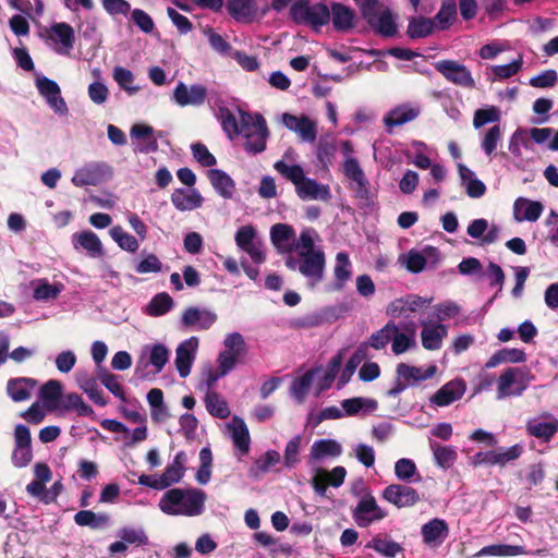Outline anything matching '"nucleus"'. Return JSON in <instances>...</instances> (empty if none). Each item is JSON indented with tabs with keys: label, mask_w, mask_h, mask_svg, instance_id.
Listing matches in <instances>:
<instances>
[{
	"label": "nucleus",
	"mask_w": 558,
	"mask_h": 558,
	"mask_svg": "<svg viewBox=\"0 0 558 558\" xmlns=\"http://www.w3.org/2000/svg\"><path fill=\"white\" fill-rule=\"evenodd\" d=\"M466 390V384L462 378H454L445 384L429 399L430 403L437 407H448L460 400Z\"/></svg>",
	"instance_id": "21"
},
{
	"label": "nucleus",
	"mask_w": 558,
	"mask_h": 558,
	"mask_svg": "<svg viewBox=\"0 0 558 558\" xmlns=\"http://www.w3.org/2000/svg\"><path fill=\"white\" fill-rule=\"evenodd\" d=\"M173 306L172 298L167 293H158L147 305V314L150 316H161L169 312Z\"/></svg>",
	"instance_id": "63"
},
{
	"label": "nucleus",
	"mask_w": 558,
	"mask_h": 558,
	"mask_svg": "<svg viewBox=\"0 0 558 558\" xmlns=\"http://www.w3.org/2000/svg\"><path fill=\"white\" fill-rule=\"evenodd\" d=\"M289 13L294 23L315 29L326 25L330 20V11L326 4H313L310 0H294Z\"/></svg>",
	"instance_id": "4"
},
{
	"label": "nucleus",
	"mask_w": 558,
	"mask_h": 558,
	"mask_svg": "<svg viewBox=\"0 0 558 558\" xmlns=\"http://www.w3.org/2000/svg\"><path fill=\"white\" fill-rule=\"evenodd\" d=\"M240 125L238 135L245 137V149L250 153H262L266 148L268 130L260 114H251L239 109Z\"/></svg>",
	"instance_id": "3"
},
{
	"label": "nucleus",
	"mask_w": 558,
	"mask_h": 558,
	"mask_svg": "<svg viewBox=\"0 0 558 558\" xmlns=\"http://www.w3.org/2000/svg\"><path fill=\"white\" fill-rule=\"evenodd\" d=\"M112 174L111 167L105 162H89L78 168L72 177L77 187L98 185Z\"/></svg>",
	"instance_id": "10"
},
{
	"label": "nucleus",
	"mask_w": 558,
	"mask_h": 558,
	"mask_svg": "<svg viewBox=\"0 0 558 558\" xmlns=\"http://www.w3.org/2000/svg\"><path fill=\"white\" fill-rule=\"evenodd\" d=\"M398 262L408 271L418 274L426 267H435L439 262V251L434 246H425L421 251L410 250L408 253L401 254Z\"/></svg>",
	"instance_id": "7"
},
{
	"label": "nucleus",
	"mask_w": 558,
	"mask_h": 558,
	"mask_svg": "<svg viewBox=\"0 0 558 558\" xmlns=\"http://www.w3.org/2000/svg\"><path fill=\"white\" fill-rule=\"evenodd\" d=\"M437 373L436 365H429L426 368L400 363L397 365L396 374L399 380H403L408 386H414L420 381L432 378Z\"/></svg>",
	"instance_id": "25"
},
{
	"label": "nucleus",
	"mask_w": 558,
	"mask_h": 558,
	"mask_svg": "<svg viewBox=\"0 0 558 558\" xmlns=\"http://www.w3.org/2000/svg\"><path fill=\"white\" fill-rule=\"evenodd\" d=\"M62 384L57 379L48 380L39 390V399L48 411L60 409Z\"/></svg>",
	"instance_id": "38"
},
{
	"label": "nucleus",
	"mask_w": 558,
	"mask_h": 558,
	"mask_svg": "<svg viewBox=\"0 0 558 558\" xmlns=\"http://www.w3.org/2000/svg\"><path fill=\"white\" fill-rule=\"evenodd\" d=\"M395 331L396 323L393 320H389L384 327L373 332L365 344H368V348H373L375 350H383L389 342H391Z\"/></svg>",
	"instance_id": "52"
},
{
	"label": "nucleus",
	"mask_w": 558,
	"mask_h": 558,
	"mask_svg": "<svg viewBox=\"0 0 558 558\" xmlns=\"http://www.w3.org/2000/svg\"><path fill=\"white\" fill-rule=\"evenodd\" d=\"M229 14L238 22H252L257 13L254 0H229L227 3Z\"/></svg>",
	"instance_id": "40"
},
{
	"label": "nucleus",
	"mask_w": 558,
	"mask_h": 558,
	"mask_svg": "<svg viewBox=\"0 0 558 558\" xmlns=\"http://www.w3.org/2000/svg\"><path fill=\"white\" fill-rule=\"evenodd\" d=\"M430 449L436 463L444 469L450 468L457 460V452L452 447L440 446L430 441Z\"/></svg>",
	"instance_id": "62"
},
{
	"label": "nucleus",
	"mask_w": 558,
	"mask_h": 558,
	"mask_svg": "<svg viewBox=\"0 0 558 558\" xmlns=\"http://www.w3.org/2000/svg\"><path fill=\"white\" fill-rule=\"evenodd\" d=\"M204 402L210 415L218 418H227L230 415L228 402L218 392L206 391Z\"/></svg>",
	"instance_id": "47"
},
{
	"label": "nucleus",
	"mask_w": 558,
	"mask_h": 558,
	"mask_svg": "<svg viewBox=\"0 0 558 558\" xmlns=\"http://www.w3.org/2000/svg\"><path fill=\"white\" fill-rule=\"evenodd\" d=\"M208 179L214 189L225 198H230L234 192L233 180L219 169L208 171Z\"/></svg>",
	"instance_id": "46"
},
{
	"label": "nucleus",
	"mask_w": 558,
	"mask_h": 558,
	"mask_svg": "<svg viewBox=\"0 0 558 558\" xmlns=\"http://www.w3.org/2000/svg\"><path fill=\"white\" fill-rule=\"evenodd\" d=\"M345 476L347 470L341 465L335 466L330 471L319 468L311 478V485L318 496L328 497V486L340 487L344 483Z\"/></svg>",
	"instance_id": "12"
},
{
	"label": "nucleus",
	"mask_w": 558,
	"mask_h": 558,
	"mask_svg": "<svg viewBox=\"0 0 558 558\" xmlns=\"http://www.w3.org/2000/svg\"><path fill=\"white\" fill-rule=\"evenodd\" d=\"M449 527L442 519H433L422 526V536L428 546H439L448 537Z\"/></svg>",
	"instance_id": "32"
},
{
	"label": "nucleus",
	"mask_w": 558,
	"mask_h": 558,
	"mask_svg": "<svg viewBox=\"0 0 558 558\" xmlns=\"http://www.w3.org/2000/svg\"><path fill=\"white\" fill-rule=\"evenodd\" d=\"M74 522L80 526L98 529L108 524L109 515L105 513H95L90 510H81L75 513Z\"/></svg>",
	"instance_id": "58"
},
{
	"label": "nucleus",
	"mask_w": 558,
	"mask_h": 558,
	"mask_svg": "<svg viewBox=\"0 0 558 558\" xmlns=\"http://www.w3.org/2000/svg\"><path fill=\"white\" fill-rule=\"evenodd\" d=\"M279 461L280 453L276 450H268L253 463L250 469V475L257 478L278 464Z\"/></svg>",
	"instance_id": "54"
},
{
	"label": "nucleus",
	"mask_w": 558,
	"mask_h": 558,
	"mask_svg": "<svg viewBox=\"0 0 558 558\" xmlns=\"http://www.w3.org/2000/svg\"><path fill=\"white\" fill-rule=\"evenodd\" d=\"M466 232L471 238L480 240L482 244H492L498 240L500 228L489 225L484 218H478L471 221Z\"/></svg>",
	"instance_id": "27"
},
{
	"label": "nucleus",
	"mask_w": 558,
	"mask_h": 558,
	"mask_svg": "<svg viewBox=\"0 0 558 558\" xmlns=\"http://www.w3.org/2000/svg\"><path fill=\"white\" fill-rule=\"evenodd\" d=\"M49 39L58 54L68 56L74 47L75 33L71 25L60 22L51 25Z\"/></svg>",
	"instance_id": "18"
},
{
	"label": "nucleus",
	"mask_w": 558,
	"mask_h": 558,
	"mask_svg": "<svg viewBox=\"0 0 558 558\" xmlns=\"http://www.w3.org/2000/svg\"><path fill=\"white\" fill-rule=\"evenodd\" d=\"M112 78L118 86L129 95H134L140 90V87L134 85V74L126 68L121 65L114 66L112 71Z\"/></svg>",
	"instance_id": "55"
},
{
	"label": "nucleus",
	"mask_w": 558,
	"mask_h": 558,
	"mask_svg": "<svg viewBox=\"0 0 558 558\" xmlns=\"http://www.w3.org/2000/svg\"><path fill=\"white\" fill-rule=\"evenodd\" d=\"M223 350L243 359L247 354L244 337L236 331L228 333L223 339Z\"/></svg>",
	"instance_id": "64"
},
{
	"label": "nucleus",
	"mask_w": 558,
	"mask_h": 558,
	"mask_svg": "<svg viewBox=\"0 0 558 558\" xmlns=\"http://www.w3.org/2000/svg\"><path fill=\"white\" fill-rule=\"evenodd\" d=\"M207 97V89L201 84L186 85L179 82L173 90L172 100L180 107L202 106Z\"/></svg>",
	"instance_id": "16"
},
{
	"label": "nucleus",
	"mask_w": 558,
	"mask_h": 558,
	"mask_svg": "<svg viewBox=\"0 0 558 558\" xmlns=\"http://www.w3.org/2000/svg\"><path fill=\"white\" fill-rule=\"evenodd\" d=\"M395 475L399 481L405 483H415L421 481L415 462L408 458H401L395 463Z\"/></svg>",
	"instance_id": "50"
},
{
	"label": "nucleus",
	"mask_w": 558,
	"mask_h": 558,
	"mask_svg": "<svg viewBox=\"0 0 558 558\" xmlns=\"http://www.w3.org/2000/svg\"><path fill=\"white\" fill-rule=\"evenodd\" d=\"M274 168L283 178L294 184L296 195L301 199L327 202L331 198L329 186L314 179L306 178L300 165H288L283 160H278L275 162Z\"/></svg>",
	"instance_id": "2"
},
{
	"label": "nucleus",
	"mask_w": 558,
	"mask_h": 558,
	"mask_svg": "<svg viewBox=\"0 0 558 558\" xmlns=\"http://www.w3.org/2000/svg\"><path fill=\"white\" fill-rule=\"evenodd\" d=\"M234 241L236 246L246 253L253 263L263 264L266 260L264 242L253 226L240 227L235 233Z\"/></svg>",
	"instance_id": "6"
},
{
	"label": "nucleus",
	"mask_w": 558,
	"mask_h": 558,
	"mask_svg": "<svg viewBox=\"0 0 558 558\" xmlns=\"http://www.w3.org/2000/svg\"><path fill=\"white\" fill-rule=\"evenodd\" d=\"M281 123L291 132L295 133L303 143H314L317 138V121L305 114L283 113Z\"/></svg>",
	"instance_id": "8"
},
{
	"label": "nucleus",
	"mask_w": 558,
	"mask_h": 558,
	"mask_svg": "<svg viewBox=\"0 0 558 558\" xmlns=\"http://www.w3.org/2000/svg\"><path fill=\"white\" fill-rule=\"evenodd\" d=\"M299 258L288 257L286 265L292 270H299L310 288L314 289L325 276L326 257L324 251H316L311 255H298Z\"/></svg>",
	"instance_id": "5"
},
{
	"label": "nucleus",
	"mask_w": 558,
	"mask_h": 558,
	"mask_svg": "<svg viewBox=\"0 0 558 558\" xmlns=\"http://www.w3.org/2000/svg\"><path fill=\"white\" fill-rule=\"evenodd\" d=\"M383 498L398 508H407L420 501L416 489L408 485L391 484L383 492Z\"/></svg>",
	"instance_id": "17"
},
{
	"label": "nucleus",
	"mask_w": 558,
	"mask_h": 558,
	"mask_svg": "<svg viewBox=\"0 0 558 558\" xmlns=\"http://www.w3.org/2000/svg\"><path fill=\"white\" fill-rule=\"evenodd\" d=\"M315 377V371H308L302 376L293 380L290 391L291 396L299 402L302 403L313 384Z\"/></svg>",
	"instance_id": "59"
},
{
	"label": "nucleus",
	"mask_w": 558,
	"mask_h": 558,
	"mask_svg": "<svg viewBox=\"0 0 558 558\" xmlns=\"http://www.w3.org/2000/svg\"><path fill=\"white\" fill-rule=\"evenodd\" d=\"M60 409L63 411H75L80 416L93 417L95 415L93 408L75 392L68 393L63 397Z\"/></svg>",
	"instance_id": "48"
},
{
	"label": "nucleus",
	"mask_w": 558,
	"mask_h": 558,
	"mask_svg": "<svg viewBox=\"0 0 558 558\" xmlns=\"http://www.w3.org/2000/svg\"><path fill=\"white\" fill-rule=\"evenodd\" d=\"M330 17L337 31H348L353 26V11L341 3L332 4Z\"/></svg>",
	"instance_id": "49"
},
{
	"label": "nucleus",
	"mask_w": 558,
	"mask_h": 558,
	"mask_svg": "<svg viewBox=\"0 0 558 558\" xmlns=\"http://www.w3.org/2000/svg\"><path fill=\"white\" fill-rule=\"evenodd\" d=\"M76 384L93 402L101 407L107 404V400L104 398L102 391L99 389L95 377L87 373H80L76 375Z\"/></svg>",
	"instance_id": "44"
},
{
	"label": "nucleus",
	"mask_w": 558,
	"mask_h": 558,
	"mask_svg": "<svg viewBox=\"0 0 558 558\" xmlns=\"http://www.w3.org/2000/svg\"><path fill=\"white\" fill-rule=\"evenodd\" d=\"M341 408L347 416L365 415L376 411L378 403L372 398L354 397L342 400Z\"/></svg>",
	"instance_id": "39"
},
{
	"label": "nucleus",
	"mask_w": 558,
	"mask_h": 558,
	"mask_svg": "<svg viewBox=\"0 0 558 558\" xmlns=\"http://www.w3.org/2000/svg\"><path fill=\"white\" fill-rule=\"evenodd\" d=\"M523 554V547L518 545L493 544L483 547L476 553V557H513Z\"/></svg>",
	"instance_id": "53"
},
{
	"label": "nucleus",
	"mask_w": 558,
	"mask_h": 558,
	"mask_svg": "<svg viewBox=\"0 0 558 558\" xmlns=\"http://www.w3.org/2000/svg\"><path fill=\"white\" fill-rule=\"evenodd\" d=\"M342 453V446L335 439L324 438L315 440L310 449L308 463L314 464L328 459H335Z\"/></svg>",
	"instance_id": "23"
},
{
	"label": "nucleus",
	"mask_w": 558,
	"mask_h": 558,
	"mask_svg": "<svg viewBox=\"0 0 558 558\" xmlns=\"http://www.w3.org/2000/svg\"><path fill=\"white\" fill-rule=\"evenodd\" d=\"M526 429L530 435L547 442L558 432V418L551 415L531 418L526 423Z\"/></svg>",
	"instance_id": "26"
},
{
	"label": "nucleus",
	"mask_w": 558,
	"mask_h": 558,
	"mask_svg": "<svg viewBox=\"0 0 558 558\" xmlns=\"http://www.w3.org/2000/svg\"><path fill=\"white\" fill-rule=\"evenodd\" d=\"M199 340L192 336L182 341L175 350L174 365L181 378H186L192 369L198 351Z\"/></svg>",
	"instance_id": "15"
},
{
	"label": "nucleus",
	"mask_w": 558,
	"mask_h": 558,
	"mask_svg": "<svg viewBox=\"0 0 558 558\" xmlns=\"http://www.w3.org/2000/svg\"><path fill=\"white\" fill-rule=\"evenodd\" d=\"M335 282L330 284L328 291H340L352 276L351 262L349 255L344 252H339L336 255V264L333 267Z\"/></svg>",
	"instance_id": "37"
},
{
	"label": "nucleus",
	"mask_w": 558,
	"mask_h": 558,
	"mask_svg": "<svg viewBox=\"0 0 558 558\" xmlns=\"http://www.w3.org/2000/svg\"><path fill=\"white\" fill-rule=\"evenodd\" d=\"M171 202L178 210L190 211L202 206L203 197L195 189H175Z\"/></svg>",
	"instance_id": "29"
},
{
	"label": "nucleus",
	"mask_w": 558,
	"mask_h": 558,
	"mask_svg": "<svg viewBox=\"0 0 558 558\" xmlns=\"http://www.w3.org/2000/svg\"><path fill=\"white\" fill-rule=\"evenodd\" d=\"M187 461L186 453L179 451L173 461L166 468L162 474L159 475L163 489L179 483L185 473V463Z\"/></svg>",
	"instance_id": "34"
},
{
	"label": "nucleus",
	"mask_w": 558,
	"mask_h": 558,
	"mask_svg": "<svg viewBox=\"0 0 558 558\" xmlns=\"http://www.w3.org/2000/svg\"><path fill=\"white\" fill-rule=\"evenodd\" d=\"M217 320V314L207 308L189 307L181 317V324L186 328L198 330L209 329Z\"/></svg>",
	"instance_id": "22"
},
{
	"label": "nucleus",
	"mask_w": 558,
	"mask_h": 558,
	"mask_svg": "<svg viewBox=\"0 0 558 558\" xmlns=\"http://www.w3.org/2000/svg\"><path fill=\"white\" fill-rule=\"evenodd\" d=\"M457 14L456 0H444L440 10L433 19L435 26L439 29L448 28Z\"/></svg>",
	"instance_id": "60"
},
{
	"label": "nucleus",
	"mask_w": 558,
	"mask_h": 558,
	"mask_svg": "<svg viewBox=\"0 0 558 558\" xmlns=\"http://www.w3.org/2000/svg\"><path fill=\"white\" fill-rule=\"evenodd\" d=\"M32 296L37 302H52L59 298L64 290L60 281L50 282L47 278L33 279L29 282Z\"/></svg>",
	"instance_id": "24"
},
{
	"label": "nucleus",
	"mask_w": 558,
	"mask_h": 558,
	"mask_svg": "<svg viewBox=\"0 0 558 558\" xmlns=\"http://www.w3.org/2000/svg\"><path fill=\"white\" fill-rule=\"evenodd\" d=\"M37 386V381L28 377L10 379L7 384V392L15 402L28 400Z\"/></svg>",
	"instance_id": "35"
},
{
	"label": "nucleus",
	"mask_w": 558,
	"mask_h": 558,
	"mask_svg": "<svg viewBox=\"0 0 558 558\" xmlns=\"http://www.w3.org/2000/svg\"><path fill=\"white\" fill-rule=\"evenodd\" d=\"M322 239L313 228H304L293 242V250L298 255H311L316 251H323L319 245Z\"/></svg>",
	"instance_id": "33"
},
{
	"label": "nucleus",
	"mask_w": 558,
	"mask_h": 558,
	"mask_svg": "<svg viewBox=\"0 0 558 558\" xmlns=\"http://www.w3.org/2000/svg\"><path fill=\"white\" fill-rule=\"evenodd\" d=\"M458 171L466 194L472 198H478L486 192L485 184L478 180L475 173L466 166L459 163Z\"/></svg>",
	"instance_id": "43"
},
{
	"label": "nucleus",
	"mask_w": 558,
	"mask_h": 558,
	"mask_svg": "<svg viewBox=\"0 0 558 558\" xmlns=\"http://www.w3.org/2000/svg\"><path fill=\"white\" fill-rule=\"evenodd\" d=\"M344 175L354 184V189L359 194H363L367 190L368 180L355 158L344 159Z\"/></svg>",
	"instance_id": "42"
},
{
	"label": "nucleus",
	"mask_w": 558,
	"mask_h": 558,
	"mask_svg": "<svg viewBox=\"0 0 558 558\" xmlns=\"http://www.w3.org/2000/svg\"><path fill=\"white\" fill-rule=\"evenodd\" d=\"M270 240L279 253H290L293 250L295 232L287 223H276L270 229Z\"/></svg>",
	"instance_id": "28"
},
{
	"label": "nucleus",
	"mask_w": 558,
	"mask_h": 558,
	"mask_svg": "<svg viewBox=\"0 0 558 558\" xmlns=\"http://www.w3.org/2000/svg\"><path fill=\"white\" fill-rule=\"evenodd\" d=\"M436 70L450 83L472 89L475 87V81L470 70L453 60H441L435 64Z\"/></svg>",
	"instance_id": "11"
},
{
	"label": "nucleus",
	"mask_w": 558,
	"mask_h": 558,
	"mask_svg": "<svg viewBox=\"0 0 558 558\" xmlns=\"http://www.w3.org/2000/svg\"><path fill=\"white\" fill-rule=\"evenodd\" d=\"M227 429L235 448L241 452V454H247L251 439L245 422L242 418L234 416L231 422L227 424Z\"/></svg>",
	"instance_id": "31"
},
{
	"label": "nucleus",
	"mask_w": 558,
	"mask_h": 558,
	"mask_svg": "<svg viewBox=\"0 0 558 558\" xmlns=\"http://www.w3.org/2000/svg\"><path fill=\"white\" fill-rule=\"evenodd\" d=\"M523 391V369L520 366L507 367L497 379V399L520 396Z\"/></svg>",
	"instance_id": "13"
},
{
	"label": "nucleus",
	"mask_w": 558,
	"mask_h": 558,
	"mask_svg": "<svg viewBox=\"0 0 558 558\" xmlns=\"http://www.w3.org/2000/svg\"><path fill=\"white\" fill-rule=\"evenodd\" d=\"M352 517L360 527H368L375 522L387 517V512L380 508L372 494H366L357 501L352 511Z\"/></svg>",
	"instance_id": "9"
},
{
	"label": "nucleus",
	"mask_w": 558,
	"mask_h": 558,
	"mask_svg": "<svg viewBox=\"0 0 558 558\" xmlns=\"http://www.w3.org/2000/svg\"><path fill=\"white\" fill-rule=\"evenodd\" d=\"M367 548H373L379 555L387 558H395L398 554H400L403 548L402 546L389 538L375 537L367 545Z\"/></svg>",
	"instance_id": "56"
},
{
	"label": "nucleus",
	"mask_w": 558,
	"mask_h": 558,
	"mask_svg": "<svg viewBox=\"0 0 558 558\" xmlns=\"http://www.w3.org/2000/svg\"><path fill=\"white\" fill-rule=\"evenodd\" d=\"M369 24L377 33L387 37L393 36L397 32L395 16L388 10L369 17Z\"/></svg>",
	"instance_id": "51"
},
{
	"label": "nucleus",
	"mask_w": 558,
	"mask_h": 558,
	"mask_svg": "<svg viewBox=\"0 0 558 558\" xmlns=\"http://www.w3.org/2000/svg\"><path fill=\"white\" fill-rule=\"evenodd\" d=\"M421 331L422 345L429 351L439 350L442 345V340L448 335V329L442 324H425L423 323Z\"/></svg>",
	"instance_id": "30"
},
{
	"label": "nucleus",
	"mask_w": 558,
	"mask_h": 558,
	"mask_svg": "<svg viewBox=\"0 0 558 558\" xmlns=\"http://www.w3.org/2000/svg\"><path fill=\"white\" fill-rule=\"evenodd\" d=\"M36 87L38 93L45 98L48 106L59 116H65L69 111L68 106L63 97L61 96V89L59 85L44 76L38 75L36 78Z\"/></svg>",
	"instance_id": "14"
},
{
	"label": "nucleus",
	"mask_w": 558,
	"mask_h": 558,
	"mask_svg": "<svg viewBox=\"0 0 558 558\" xmlns=\"http://www.w3.org/2000/svg\"><path fill=\"white\" fill-rule=\"evenodd\" d=\"M207 495L198 488H171L160 498L158 508L167 515L197 517L205 510Z\"/></svg>",
	"instance_id": "1"
},
{
	"label": "nucleus",
	"mask_w": 558,
	"mask_h": 558,
	"mask_svg": "<svg viewBox=\"0 0 558 558\" xmlns=\"http://www.w3.org/2000/svg\"><path fill=\"white\" fill-rule=\"evenodd\" d=\"M72 243L75 250L83 248L90 257H98L104 253L100 239L89 230L73 234Z\"/></svg>",
	"instance_id": "36"
},
{
	"label": "nucleus",
	"mask_w": 558,
	"mask_h": 558,
	"mask_svg": "<svg viewBox=\"0 0 558 558\" xmlns=\"http://www.w3.org/2000/svg\"><path fill=\"white\" fill-rule=\"evenodd\" d=\"M523 360V351L519 349H501L495 352L486 362V368H494L502 363H518Z\"/></svg>",
	"instance_id": "57"
},
{
	"label": "nucleus",
	"mask_w": 558,
	"mask_h": 558,
	"mask_svg": "<svg viewBox=\"0 0 558 558\" xmlns=\"http://www.w3.org/2000/svg\"><path fill=\"white\" fill-rule=\"evenodd\" d=\"M421 113V107L417 104L403 102L390 109L383 118L385 126L390 131L396 126H401L415 120Z\"/></svg>",
	"instance_id": "19"
},
{
	"label": "nucleus",
	"mask_w": 558,
	"mask_h": 558,
	"mask_svg": "<svg viewBox=\"0 0 558 558\" xmlns=\"http://www.w3.org/2000/svg\"><path fill=\"white\" fill-rule=\"evenodd\" d=\"M432 299H424L415 294L408 295L392 301L387 307V315L392 318H409L412 313L428 305Z\"/></svg>",
	"instance_id": "20"
},
{
	"label": "nucleus",
	"mask_w": 558,
	"mask_h": 558,
	"mask_svg": "<svg viewBox=\"0 0 558 558\" xmlns=\"http://www.w3.org/2000/svg\"><path fill=\"white\" fill-rule=\"evenodd\" d=\"M416 347L415 327L413 325L405 328L404 331H400L396 325V331L391 339V350L396 355H401L407 351Z\"/></svg>",
	"instance_id": "41"
},
{
	"label": "nucleus",
	"mask_w": 558,
	"mask_h": 558,
	"mask_svg": "<svg viewBox=\"0 0 558 558\" xmlns=\"http://www.w3.org/2000/svg\"><path fill=\"white\" fill-rule=\"evenodd\" d=\"M131 137L142 141L144 146L140 148L143 153L156 151L158 149L157 140L154 136V129L147 124L137 123L131 129Z\"/></svg>",
	"instance_id": "45"
},
{
	"label": "nucleus",
	"mask_w": 558,
	"mask_h": 558,
	"mask_svg": "<svg viewBox=\"0 0 558 558\" xmlns=\"http://www.w3.org/2000/svg\"><path fill=\"white\" fill-rule=\"evenodd\" d=\"M110 235L120 248L134 253L138 250L140 243L135 236L125 232L122 227L116 226L110 230Z\"/></svg>",
	"instance_id": "61"
}]
</instances>
